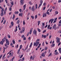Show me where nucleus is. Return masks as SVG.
<instances>
[{"label":"nucleus","instance_id":"12","mask_svg":"<svg viewBox=\"0 0 61 61\" xmlns=\"http://www.w3.org/2000/svg\"><path fill=\"white\" fill-rule=\"evenodd\" d=\"M23 7H24L23 10H25V7H26V5H24Z\"/></svg>","mask_w":61,"mask_h":61},{"label":"nucleus","instance_id":"2","mask_svg":"<svg viewBox=\"0 0 61 61\" xmlns=\"http://www.w3.org/2000/svg\"><path fill=\"white\" fill-rule=\"evenodd\" d=\"M40 41V39H37V40L36 41V42H34L33 44V46H37L39 44V42H38V41Z\"/></svg>","mask_w":61,"mask_h":61},{"label":"nucleus","instance_id":"56","mask_svg":"<svg viewBox=\"0 0 61 61\" xmlns=\"http://www.w3.org/2000/svg\"><path fill=\"white\" fill-rule=\"evenodd\" d=\"M17 24H18L19 23V20H18L17 21Z\"/></svg>","mask_w":61,"mask_h":61},{"label":"nucleus","instance_id":"30","mask_svg":"<svg viewBox=\"0 0 61 61\" xmlns=\"http://www.w3.org/2000/svg\"><path fill=\"white\" fill-rule=\"evenodd\" d=\"M19 12L18 11H15V14H18Z\"/></svg>","mask_w":61,"mask_h":61},{"label":"nucleus","instance_id":"33","mask_svg":"<svg viewBox=\"0 0 61 61\" xmlns=\"http://www.w3.org/2000/svg\"><path fill=\"white\" fill-rule=\"evenodd\" d=\"M22 45H21L20 46V49H22Z\"/></svg>","mask_w":61,"mask_h":61},{"label":"nucleus","instance_id":"53","mask_svg":"<svg viewBox=\"0 0 61 61\" xmlns=\"http://www.w3.org/2000/svg\"><path fill=\"white\" fill-rule=\"evenodd\" d=\"M4 15H5V14H6V11H4Z\"/></svg>","mask_w":61,"mask_h":61},{"label":"nucleus","instance_id":"50","mask_svg":"<svg viewBox=\"0 0 61 61\" xmlns=\"http://www.w3.org/2000/svg\"><path fill=\"white\" fill-rule=\"evenodd\" d=\"M23 25H25V22L24 20L23 21Z\"/></svg>","mask_w":61,"mask_h":61},{"label":"nucleus","instance_id":"8","mask_svg":"<svg viewBox=\"0 0 61 61\" xmlns=\"http://www.w3.org/2000/svg\"><path fill=\"white\" fill-rule=\"evenodd\" d=\"M34 6H33L31 8V10L32 11H33L34 12L35 11V9H34Z\"/></svg>","mask_w":61,"mask_h":61},{"label":"nucleus","instance_id":"14","mask_svg":"<svg viewBox=\"0 0 61 61\" xmlns=\"http://www.w3.org/2000/svg\"><path fill=\"white\" fill-rule=\"evenodd\" d=\"M15 57H13L10 60V61H13V60H14V59L15 58Z\"/></svg>","mask_w":61,"mask_h":61},{"label":"nucleus","instance_id":"23","mask_svg":"<svg viewBox=\"0 0 61 61\" xmlns=\"http://www.w3.org/2000/svg\"><path fill=\"white\" fill-rule=\"evenodd\" d=\"M42 5V4H40L39 5V6L38 7V8H39V7H40L41 6V5Z\"/></svg>","mask_w":61,"mask_h":61},{"label":"nucleus","instance_id":"9","mask_svg":"<svg viewBox=\"0 0 61 61\" xmlns=\"http://www.w3.org/2000/svg\"><path fill=\"white\" fill-rule=\"evenodd\" d=\"M41 56H43V57H45V53H43L41 55Z\"/></svg>","mask_w":61,"mask_h":61},{"label":"nucleus","instance_id":"49","mask_svg":"<svg viewBox=\"0 0 61 61\" xmlns=\"http://www.w3.org/2000/svg\"><path fill=\"white\" fill-rule=\"evenodd\" d=\"M5 0L6 3V4H7V3H8V1H7V0Z\"/></svg>","mask_w":61,"mask_h":61},{"label":"nucleus","instance_id":"6","mask_svg":"<svg viewBox=\"0 0 61 61\" xmlns=\"http://www.w3.org/2000/svg\"><path fill=\"white\" fill-rule=\"evenodd\" d=\"M24 0H21L20 1V2L21 3L20 5H23L24 2Z\"/></svg>","mask_w":61,"mask_h":61},{"label":"nucleus","instance_id":"15","mask_svg":"<svg viewBox=\"0 0 61 61\" xmlns=\"http://www.w3.org/2000/svg\"><path fill=\"white\" fill-rule=\"evenodd\" d=\"M4 42H3L2 41H1L0 42V44H1V45H3V43Z\"/></svg>","mask_w":61,"mask_h":61},{"label":"nucleus","instance_id":"3","mask_svg":"<svg viewBox=\"0 0 61 61\" xmlns=\"http://www.w3.org/2000/svg\"><path fill=\"white\" fill-rule=\"evenodd\" d=\"M52 29L54 30H56L57 29V27H56V24H55L52 27Z\"/></svg>","mask_w":61,"mask_h":61},{"label":"nucleus","instance_id":"40","mask_svg":"<svg viewBox=\"0 0 61 61\" xmlns=\"http://www.w3.org/2000/svg\"><path fill=\"white\" fill-rule=\"evenodd\" d=\"M37 15H36L35 16V19H36L37 18Z\"/></svg>","mask_w":61,"mask_h":61},{"label":"nucleus","instance_id":"22","mask_svg":"<svg viewBox=\"0 0 61 61\" xmlns=\"http://www.w3.org/2000/svg\"><path fill=\"white\" fill-rule=\"evenodd\" d=\"M32 44L33 43H32V42H31L30 43V47H32Z\"/></svg>","mask_w":61,"mask_h":61},{"label":"nucleus","instance_id":"27","mask_svg":"<svg viewBox=\"0 0 61 61\" xmlns=\"http://www.w3.org/2000/svg\"><path fill=\"white\" fill-rule=\"evenodd\" d=\"M42 27L44 28V26H45V23H43L42 24Z\"/></svg>","mask_w":61,"mask_h":61},{"label":"nucleus","instance_id":"48","mask_svg":"<svg viewBox=\"0 0 61 61\" xmlns=\"http://www.w3.org/2000/svg\"><path fill=\"white\" fill-rule=\"evenodd\" d=\"M19 11L20 12H21L22 11V10L21 9H20V10H19Z\"/></svg>","mask_w":61,"mask_h":61},{"label":"nucleus","instance_id":"52","mask_svg":"<svg viewBox=\"0 0 61 61\" xmlns=\"http://www.w3.org/2000/svg\"><path fill=\"white\" fill-rule=\"evenodd\" d=\"M61 42H59L58 44V46H59L60 45V44H61Z\"/></svg>","mask_w":61,"mask_h":61},{"label":"nucleus","instance_id":"32","mask_svg":"<svg viewBox=\"0 0 61 61\" xmlns=\"http://www.w3.org/2000/svg\"><path fill=\"white\" fill-rule=\"evenodd\" d=\"M4 9L3 8L1 10V12L2 13H4Z\"/></svg>","mask_w":61,"mask_h":61},{"label":"nucleus","instance_id":"7","mask_svg":"<svg viewBox=\"0 0 61 61\" xmlns=\"http://www.w3.org/2000/svg\"><path fill=\"white\" fill-rule=\"evenodd\" d=\"M46 13H44L43 15V17H46Z\"/></svg>","mask_w":61,"mask_h":61},{"label":"nucleus","instance_id":"4","mask_svg":"<svg viewBox=\"0 0 61 61\" xmlns=\"http://www.w3.org/2000/svg\"><path fill=\"white\" fill-rule=\"evenodd\" d=\"M53 21H54V19H51L49 20V23H50L51 21V23L52 24L53 23Z\"/></svg>","mask_w":61,"mask_h":61},{"label":"nucleus","instance_id":"10","mask_svg":"<svg viewBox=\"0 0 61 61\" xmlns=\"http://www.w3.org/2000/svg\"><path fill=\"white\" fill-rule=\"evenodd\" d=\"M33 30V28H31V29L30 30V31L29 32V33L30 34H31L32 33V30Z\"/></svg>","mask_w":61,"mask_h":61},{"label":"nucleus","instance_id":"28","mask_svg":"<svg viewBox=\"0 0 61 61\" xmlns=\"http://www.w3.org/2000/svg\"><path fill=\"white\" fill-rule=\"evenodd\" d=\"M28 46H29V44H28L27 45V47H26L25 49V50H26L27 48H28Z\"/></svg>","mask_w":61,"mask_h":61},{"label":"nucleus","instance_id":"60","mask_svg":"<svg viewBox=\"0 0 61 61\" xmlns=\"http://www.w3.org/2000/svg\"><path fill=\"white\" fill-rule=\"evenodd\" d=\"M6 22V21L5 20H4V22H3V24H5V22Z\"/></svg>","mask_w":61,"mask_h":61},{"label":"nucleus","instance_id":"35","mask_svg":"<svg viewBox=\"0 0 61 61\" xmlns=\"http://www.w3.org/2000/svg\"><path fill=\"white\" fill-rule=\"evenodd\" d=\"M29 4H30V5H32L33 4L31 1H30L29 2Z\"/></svg>","mask_w":61,"mask_h":61},{"label":"nucleus","instance_id":"18","mask_svg":"<svg viewBox=\"0 0 61 61\" xmlns=\"http://www.w3.org/2000/svg\"><path fill=\"white\" fill-rule=\"evenodd\" d=\"M1 16H3L4 15V12H2L1 14Z\"/></svg>","mask_w":61,"mask_h":61},{"label":"nucleus","instance_id":"55","mask_svg":"<svg viewBox=\"0 0 61 61\" xmlns=\"http://www.w3.org/2000/svg\"><path fill=\"white\" fill-rule=\"evenodd\" d=\"M23 40H26V38L25 37H24Z\"/></svg>","mask_w":61,"mask_h":61},{"label":"nucleus","instance_id":"46","mask_svg":"<svg viewBox=\"0 0 61 61\" xmlns=\"http://www.w3.org/2000/svg\"><path fill=\"white\" fill-rule=\"evenodd\" d=\"M51 46H55V44H53Z\"/></svg>","mask_w":61,"mask_h":61},{"label":"nucleus","instance_id":"29","mask_svg":"<svg viewBox=\"0 0 61 61\" xmlns=\"http://www.w3.org/2000/svg\"><path fill=\"white\" fill-rule=\"evenodd\" d=\"M41 22V21H38V26H39V25L40 24Z\"/></svg>","mask_w":61,"mask_h":61},{"label":"nucleus","instance_id":"51","mask_svg":"<svg viewBox=\"0 0 61 61\" xmlns=\"http://www.w3.org/2000/svg\"><path fill=\"white\" fill-rule=\"evenodd\" d=\"M50 25H48V26L47 27L48 29H49V27H50Z\"/></svg>","mask_w":61,"mask_h":61},{"label":"nucleus","instance_id":"17","mask_svg":"<svg viewBox=\"0 0 61 61\" xmlns=\"http://www.w3.org/2000/svg\"><path fill=\"white\" fill-rule=\"evenodd\" d=\"M11 24L12 25V26H13L14 25V22L13 21H12L11 22Z\"/></svg>","mask_w":61,"mask_h":61},{"label":"nucleus","instance_id":"19","mask_svg":"<svg viewBox=\"0 0 61 61\" xmlns=\"http://www.w3.org/2000/svg\"><path fill=\"white\" fill-rule=\"evenodd\" d=\"M15 18V14H13V17H12V19L13 20L14 19V18Z\"/></svg>","mask_w":61,"mask_h":61},{"label":"nucleus","instance_id":"45","mask_svg":"<svg viewBox=\"0 0 61 61\" xmlns=\"http://www.w3.org/2000/svg\"><path fill=\"white\" fill-rule=\"evenodd\" d=\"M44 38H46V36L45 35L44 36Z\"/></svg>","mask_w":61,"mask_h":61},{"label":"nucleus","instance_id":"47","mask_svg":"<svg viewBox=\"0 0 61 61\" xmlns=\"http://www.w3.org/2000/svg\"><path fill=\"white\" fill-rule=\"evenodd\" d=\"M23 55H22L20 56V58H21L22 57H23Z\"/></svg>","mask_w":61,"mask_h":61},{"label":"nucleus","instance_id":"31","mask_svg":"<svg viewBox=\"0 0 61 61\" xmlns=\"http://www.w3.org/2000/svg\"><path fill=\"white\" fill-rule=\"evenodd\" d=\"M55 13L56 15H57L58 14V12L57 11H55Z\"/></svg>","mask_w":61,"mask_h":61},{"label":"nucleus","instance_id":"43","mask_svg":"<svg viewBox=\"0 0 61 61\" xmlns=\"http://www.w3.org/2000/svg\"><path fill=\"white\" fill-rule=\"evenodd\" d=\"M9 10H10V11H11L12 10V8H11V7H10V8Z\"/></svg>","mask_w":61,"mask_h":61},{"label":"nucleus","instance_id":"54","mask_svg":"<svg viewBox=\"0 0 61 61\" xmlns=\"http://www.w3.org/2000/svg\"><path fill=\"white\" fill-rule=\"evenodd\" d=\"M24 37H25V35H23L21 36L22 38H24Z\"/></svg>","mask_w":61,"mask_h":61},{"label":"nucleus","instance_id":"62","mask_svg":"<svg viewBox=\"0 0 61 61\" xmlns=\"http://www.w3.org/2000/svg\"><path fill=\"white\" fill-rule=\"evenodd\" d=\"M44 35H42V38H43V37H44Z\"/></svg>","mask_w":61,"mask_h":61},{"label":"nucleus","instance_id":"38","mask_svg":"<svg viewBox=\"0 0 61 61\" xmlns=\"http://www.w3.org/2000/svg\"><path fill=\"white\" fill-rule=\"evenodd\" d=\"M40 4H42V3H43V1H42V0H40Z\"/></svg>","mask_w":61,"mask_h":61},{"label":"nucleus","instance_id":"21","mask_svg":"<svg viewBox=\"0 0 61 61\" xmlns=\"http://www.w3.org/2000/svg\"><path fill=\"white\" fill-rule=\"evenodd\" d=\"M11 5H14V1H12L11 2Z\"/></svg>","mask_w":61,"mask_h":61},{"label":"nucleus","instance_id":"61","mask_svg":"<svg viewBox=\"0 0 61 61\" xmlns=\"http://www.w3.org/2000/svg\"><path fill=\"white\" fill-rule=\"evenodd\" d=\"M46 3H44L43 4V5H44V6H45L46 5Z\"/></svg>","mask_w":61,"mask_h":61},{"label":"nucleus","instance_id":"58","mask_svg":"<svg viewBox=\"0 0 61 61\" xmlns=\"http://www.w3.org/2000/svg\"><path fill=\"white\" fill-rule=\"evenodd\" d=\"M47 49V47H45V50H46Z\"/></svg>","mask_w":61,"mask_h":61},{"label":"nucleus","instance_id":"63","mask_svg":"<svg viewBox=\"0 0 61 61\" xmlns=\"http://www.w3.org/2000/svg\"><path fill=\"white\" fill-rule=\"evenodd\" d=\"M60 2H61V0H58V3H60Z\"/></svg>","mask_w":61,"mask_h":61},{"label":"nucleus","instance_id":"16","mask_svg":"<svg viewBox=\"0 0 61 61\" xmlns=\"http://www.w3.org/2000/svg\"><path fill=\"white\" fill-rule=\"evenodd\" d=\"M12 43H13V45L15 44V41L14 40H13Z\"/></svg>","mask_w":61,"mask_h":61},{"label":"nucleus","instance_id":"34","mask_svg":"<svg viewBox=\"0 0 61 61\" xmlns=\"http://www.w3.org/2000/svg\"><path fill=\"white\" fill-rule=\"evenodd\" d=\"M37 30L39 32H41V30H40V29H39V28H38L37 29Z\"/></svg>","mask_w":61,"mask_h":61},{"label":"nucleus","instance_id":"25","mask_svg":"<svg viewBox=\"0 0 61 61\" xmlns=\"http://www.w3.org/2000/svg\"><path fill=\"white\" fill-rule=\"evenodd\" d=\"M20 49H19L18 50V51L17 52V53L18 54H19V52H20Z\"/></svg>","mask_w":61,"mask_h":61},{"label":"nucleus","instance_id":"37","mask_svg":"<svg viewBox=\"0 0 61 61\" xmlns=\"http://www.w3.org/2000/svg\"><path fill=\"white\" fill-rule=\"evenodd\" d=\"M60 42V40H58L56 41V42L57 43H59Z\"/></svg>","mask_w":61,"mask_h":61},{"label":"nucleus","instance_id":"36","mask_svg":"<svg viewBox=\"0 0 61 61\" xmlns=\"http://www.w3.org/2000/svg\"><path fill=\"white\" fill-rule=\"evenodd\" d=\"M8 37V38H10V37H11V36H10V35H7Z\"/></svg>","mask_w":61,"mask_h":61},{"label":"nucleus","instance_id":"26","mask_svg":"<svg viewBox=\"0 0 61 61\" xmlns=\"http://www.w3.org/2000/svg\"><path fill=\"white\" fill-rule=\"evenodd\" d=\"M46 13L48 15H50V13L48 12V11H47Z\"/></svg>","mask_w":61,"mask_h":61},{"label":"nucleus","instance_id":"5","mask_svg":"<svg viewBox=\"0 0 61 61\" xmlns=\"http://www.w3.org/2000/svg\"><path fill=\"white\" fill-rule=\"evenodd\" d=\"M33 34H35V36H36V34L37 33V32L36 31V29H34L33 30Z\"/></svg>","mask_w":61,"mask_h":61},{"label":"nucleus","instance_id":"11","mask_svg":"<svg viewBox=\"0 0 61 61\" xmlns=\"http://www.w3.org/2000/svg\"><path fill=\"white\" fill-rule=\"evenodd\" d=\"M22 32H24L25 31V27H23L22 28Z\"/></svg>","mask_w":61,"mask_h":61},{"label":"nucleus","instance_id":"57","mask_svg":"<svg viewBox=\"0 0 61 61\" xmlns=\"http://www.w3.org/2000/svg\"><path fill=\"white\" fill-rule=\"evenodd\" d=\"M46 7L45 6L43 8V10H45V9H46Z\"/></svg>","mask_w":61,"mask_h":61},{"label":"nucleus","instance_id":"20","mask_svg":"<svg viewBox=\"0 0 61 61\" xmlns=\"http://www.w3.org/2000/svg\"><path fill=\"white\" fill-rule=\"evenodd\" d=\"M56 39L57 41L59 40H60V39L59 38H58V37H57L56 38Z\"/></svg>","mask_w":61,"mask_h":61},{"label":"nucleus","instance_id":"39","mask_svg":"<svg viewBox=\"0 0 61 61\" xmlns=\"http://www.w3.org/2000/svg\"><path fill=\"white\" fill-rule=\"evenodd\" d=\"M31 17L32 18V19H34V16H31Z\"/></svg>","mask_w":61,"mask_h":61},{"label":"nucleus","instance_id":"13","mask_svg":"<svg viewBox=\"0 0 61 61\" xmlns=\"http://www.w3.org/2000/svg\"><path fill=\"white\" fill-rule=\"evenodd\" d=\"M19 16H21V17L23 16L22 15V14L21 13H20L19 14Z\"/></svg>","mask_w":61,"mask_h":61},{"label":"nucleus","instance_id":"44","mask_svg":"<svg viewBox=\"0 0 61 61\" xmlns=\"http://www.w3.org/2000/svg\"><path fill=\"white\" fill-rule=\"evenodd\" d=\"M51 54L52 53H51L48 56V57H49V56H51Z\"/></svg>","mask_w":61,"mask_h":61},{"label":"nucleus","instance_id":"24","mask_svg":"<svg viewBox=\"0 0 61 61\" xmlns=\"http://www.w3.org/2000/svg\"><path fill=\"white\" fill-rule=\"evenodd\" d=\"M54 54L55 55H58V52H56L54 53Z\"/></svg>","mask_w":61,"mask_h":61},{"label":"nucleus","instance_id":"59","mask_svg":"<svg viewBox=\"0 0 61 61\" xmlns=\"http://www.w3.org/2000/svg\"><path fill=\"white\" fill-rule=\"evenodd\" d=\"M57 18H55V20L56 21V20H57Z\"/></svg>","mask_w":61,"mask_h":61},{"label":"nucleus","instance_id":"42","mask_svg":"<svg viewBox=\"0 0 61 61\" xmlns=\"http://www.w3.org/2000/svg\"><path fill=\"white\" fill-rule=\"evenodd\" d=\"M46 32V30H44L43 31V33H44Z\"/></svg>","mask_w":61,"mask_h":61},{"label":"nucleus","instance_id":"41","mask_svg":"<svg viewBox=\"0 0 61 61\" xmlns=\"http://www.w3.org/2000/svg\"><path fill=\"white\" fill-rule=\"evenodd\" d=\"M17 31V29H16L15 30L14 32L15 33H16V31Z\"/></svg>","mask_w":61,"mask_h":61},{"label":"nucleus","instance_id":"64","mask_svg":"<svg viewBox=\"0 0 61 61\" xmlns=\"http://www.w3.org/2000/svg\"><path fill=\"white\" fill-rule=\"evenodd\" d=\"M61 50V48H60L59 49H58V51H60Z\"/></svg>","mask_w":61,"mask_h":61},{"label":"nucleus","instance_id":"1","mask_svg":"<svg viewBox=\"0 0 61 61\" xmlns=\"http://www.w3.org/2000/svg\"><path fill=\"white\" fill-rule=\"evenodd\" d=\"M6 36H5L4 38L3 39H2V41L3 42H4L5 40L6 39V44H7L8 46H9V41L8 40V39H6Z\"/></svg>","mask_w":61,"mask_h":61}]
</instances>
